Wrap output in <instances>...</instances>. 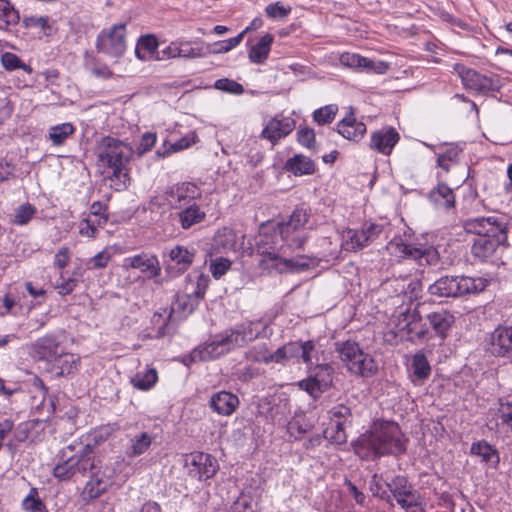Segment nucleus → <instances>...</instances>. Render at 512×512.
<instances>
[{"label": "nucleus", "mask_w": 512, "mask_h": 512, "mask_svg": "<svg viewBox=\"0 0 512 512\" xmlns=\"http://www.w3.org/2000/svg\"><path fill=\"white\" fill-rule=\"evenodd\" d=\"M95 154L98 167L107 173L106 179L116 192H122L131 184L130 162L135 150L131 143L107 135L96 142Z\"/></svg>", "instance_id": "f257e3e1"}, {"label": "nucleus", "mask_w": 512, "mask_h": 512, "mask_svg": "<svg viewBox=\"0 0 512 512\" xmlns=\"http://www.w3.org/2000/svg\"><path fill=\"white\" fill-rule=\"evenodd\" d=\"M279 226L272 233H260L256 240V251L262 256L259 265L263 269L279 273L300 272L313 265V259L299 254L296 247H288Z\"/></svg>", "instance_id": "f03ea898"}, {"label": "nucleus", "mask_w": 512, "mask_h": 512, "mask_svg": "<svg viewBox=\"0 0 512 512\" xmlns=\"http://www.w3.org/2000/svg\"><path fill=\"white\" fill-rule=\"evenodd\" d=\"M70 444L64 447L58 454V462L53 468V476L59 481H69L76 476L85 477L89 469L95 468V453L91 444Z\"/></svg>", "instance_id": "7ed1b4c3"}, {"label": "nucleus", "mask_w": 512, "mask_h": 512, "mask_svg": "<svg viewBox=\"0 0 512 512\" xmlns=\"http://www.w3.org/2000/svg\"><path fill=\"white\" fill-rule=\"evenodd\" d=\"M489 285L484 277L467 275H444L428 287V293L439 298H464L483 292Z\"/></svg>", "instance_id": "20e7f679"}, {"label": "nucleus", "mask_w": 512, "mask_h": 512, "mask_svg": "<svg viewBox=\"0 0 512 512\" xmlns=\"http://www.w3.org/2000/svg\"><path fill=\"white\" fill-rule=\"evenodd\" d=\"M334 349L350 374L362 378H370L377 374V362L372 355L361 348L357 341L352 339L336 341Z\"/></svg>", "instance_id": "39448f33"}, {"label": "nucleus", "mask_w": 512, "mask_h": 512, "mask_svg": "<svg viewBox=\"0 0 512 512\" xmlns=\"http://www.w3.org/2000/svg\"><path fill=\"white\" fill-rule=\"evenodd\" d=\"M311 217V208L302 203L293 209L286 220L277 224L284 241L288 242V247H296L300 252L304 251L310 237L309 230L312 229V225H310Z\"/></svg>", "instance_id": "423d86ee"}, {"label": "nucleus", "mask_w": 512, "mask_h": 512, "mask_svg": "<svg viewBox=\"0 0 512 512\" xmlns=\"http://www.w3.org/2000/svg\"><path fill=\"white\" fill-rule=\"evenodd\" d=\"M382 456H400L406 453L408 438L394 421H381L373 425Z\"/></svg>", "instance_id": "0eeeda50"}, {"label": "nucleus", "mask_w": 512, "mask_h": 512, "mask_svg": "<svg viewBox=\"0 0 512 512\" xmlns=\"http://www.w3.org/2000/svg\"><path fill=\"white\" fill-rule=\"evenodd\" d=\"M387 249L399 257L413 259L419 265H436L440 261V254L434 246L405 243L400 236L390 240Z\"/></svg>", "instance_id": "6e6552de"}, {"label": "nucleus", "mask_w": 512, "mask_h": 512, "mask_svg": "<svg viewBox=\"0 0 512 512\" xmlns=\"http://www.w3.org/2000/svg\"><path fill=\"white\" fill-rule=\"evenodd\" d=\"M308 371L309 375L298 382V387L314 400H318L333 386L335 369L330 363H318Z\"/></svg>", "instance_id": "1a4fd4ad"}, {"label": "nucleus", "mask_w": 512, "mask_h": 512, "mask_svg": "<svg viewBox=\"0 0 512 512\" xmlns=\"http://www.w3.org/2000/svg\"><path fill=\"white\" fill-rule=\"evenodd\" d=\"M95 47L99 53L111 58H122L127 49L126 24H114L109 29H103L97 36Z\"/></svg>", "instance_id": "9d476101"}, {"label": "nucleus", "mask_w": 512, "mask_h": 512, "mask_svg": "<svg viewBox=\"0 0 512 512\" xmlns=\"http://www.w3.org/2000/svg\"><path fill=\"white\" fill-rule=\"evenodd\" d=\"M463 229L469 234H474L475 238H508L507 223L495 216L466 219L463 222Z\"/></svg>", "instance_id": "9b49d317"}, {"label": "nucleus", "mask_w": 512, "mask_h": 512, "mask_svg": "<svg viewBox=\"0 0 512 512\" xmlns=\"http://www.w3.org/2000/svg\"><path fill=\"white\" fill-rule=\"evenodd\" d=\"M188 475L199 481L212 479L219 470L217 459L211 454L195 451L185 456Z\"/></svg>", "instance_id": "f8f14e48"}, {"label": "nucleus", "mask_w": 512, "mask_h": 512, "mask_svg": "<svg viewBox=\"0 0 512 512\" xmlns=\"http://www.w3.org/2000/svg\"><path fill=\"white\" fill-rule=\"evenodd\" d=\"M455 70L459 74L463 86L468 90L487 94L489 92H498L501 88L500 80L497 77L481 74L475 69L461 64H456Z\"/></svg>", "instance_id": "ddd939ff"}, {"label": "nucleus", "mask_w": 512, "mask_h": 512, "mask_svg": "<svg viewBox=\"0 0 512 512\" xmlns=\"http://www.w3.org/2000/svg\"><path fill=\"white\" fill-rule=\"evenodd\" d=\"M388 489L396 499L397 503L406 512H423L424 508L419 502V494L414 490L411 483L405 476L397 475L390 483L387 484Z\"/></svg>", "instance_id": "4468645a"}, {"label": "nucleus", "mask_w": 512, "mask_h": 512, "mask_svg": "<svg viewBox=\"0 0 512 512\" xmlns=\"http://www.w3.org/2000/svg\"><path fill=\"white\" fill-rule=\"evenodd\" d=\"M164 195L170 208L178 210L189 204H196L202 198V191L195 183L184 181L169 186Z\"/></svg>", "instance_id": "2eb2a0df"}, {"label": "nucleus", "mask_w": 512, "mask_h": 512, "mask_svg": "<svg viewBox=\"0 0 512 512\" xmlns=\"http://www.w3.org/2000/svg\"><path fill=\"white\" fill-rule=\"evenodd\" d=\"M100 463L101 461L97 459L95 461V468L88 470L90 478L80 494L85 504L101 497L113 484L111 477L107 476Z\"/></svg>", "instance_id": "dca6fc26"}, {"label": "nucleus", "mask_w": 512, "mask_h": 512, "mask_svg": "<svg viewBox=\"0 0 512 512\" xmlns=\"http://www.w3.org/2000/svg\"><path fill=\"white\" fill-rule=\"evenodd\" d=\"M199 302L200 301L196 299L195 296H193L191 293L177 295L172 303L167 317L163 319V322L159 326L156 334L154 336L148 335L147 337L161 339L167 335L172 336L175 331L171 329L169 323L173 313H181L184 317H186L187 315H190L194 312V310L198 307Z\"/></svg>", "instance_id": "f3484780"}, {"label": "nucleus", "mask_w": 512, "mask_h": 512, "mask_svg": "<svg viewBox=\"0 0 512 512\" xmlns=\"http://www.w3.org/2000/svg\"><path fill=\"white\" fill-rule=\"evenodd\" d=\"M198 352L194 355L200 354L198 359L203 361H209L216 359L232 349L235 348L233 340H231L228 331L225 330L222 333L214 335L208 342L203 345H199Z\"/></svg>", "instance_id": "a211bd4d"}, {"label": "nucleus", "mask_w": 512, "mask_h": 512, "mask_svg": "<svg viewBox=\"0 0 512 512\" xmlns=\"http://www.w3.org/2000/svg\"><path fill=\"white\" fill-rule=\"evenodd\" d=\"M377 442L374 430L371 428L353 440L351 446L354 454L361 460L376 461L383 457Z\"/></svg>", "instance_id": "6ab92c4d"}, {"label": "nucleus", "mask_w": 512, "mask_h": 512, "mask_svg": "<svg viewBox=\"0 0 512 512\" xmlns=\"http://www.w3.org/2000/svg\"><path fill=\"white\" fill-rule=\"evenodd\" d=\"M267 325L261 320L246 321L227 329L235 347H242L249 342L259 338L265 331Z\"/></svg>", "instance_id": "aec40b11"}, {"label": "nucleus", "mask_w": 512, "mask_h": 512, "mask_svg": "<svg viewBox=\"0 0 512 512\" xmlns=\"http://www.w3.org/2000/svg\"><path fill=\"white\" fill-rule=\"evenodd\" d=\"M508 238H474L471 245V255L479 262L493 261L500 247H508Z\"/></svg>", "instance_id": "412c9836"}, {"label": "nucleus", "mask_w": 512, "mask_h": 512, "mask_svg": "<svg viewBox=\"0 0 512 512\" xmlns=\"http://www.w3.org/2000/svg\"><path fill=\"white\" fill-rule=\"evenodd\" d=\"M400 140V134L394 127L386 126L373 131L370 135L369 148L377 153L389 156Z\"/></svg>", "instance_id": "4be33fe9"}, {"label": "nucleus", "mask_w": 512, "mask_h": 512, "mask_svg": "<svg viewBox=\"0 0 512 512\" xmlns=\"http://www.w3.org/2000/svg\"><path fill=\"white\" fill-rule=\"evenodd\" d=\"M195 253L188 248L177 245L169 251V262L166 271L171 277H176L186 272L194 261Z\"/></svg>", "instance_id": "5701e85b"}, {"label": "nucleus", "mask_w": 512, "mask_h": 512, "mask_svg": "<svg viewBox=\"0 0 512 512\" xmlns=\"http://www.w3.org/2000/svg\"><path fill=\"white\" fill-rule=\"evenodd\" d=\"M295 128V121L289 117H273L263 128L260 138L268 140L273 146L288 136Z\"/></svg>", "instance_id": "b1692460"}, {"label": "nucleus", "mask_w": 512, "mask_h": 512, "mask_svg": "<svg viewBox=\"0 0 512 512\" xmlns=\"http://www.w3.org/2000/svg\"><path fill=\"white\" fill-rule=\"evenodd\" d=\"M429 328L433 332V336L445 340L451 333L454 324L455 316L447 309H440L433 311L426 316Z\"/></svg>", "instance_id": "393cba45"}, {"label": "nucleus", "mask_w": 512, "mask_h": 512, "mask_svg": "<svg viewBox=\"0 0 512 512\" xmlns=\"http://www.w3.org/2000/svg\"><path fill=\"white\" fill-rule=\"evenodd\" d=\"M123 267L138 269L148 278L158 277L161 273V266L156 255L140 253L124 259Z\"/></svg>", "instance_id": "a878e982"}, {"label": "nucleus", "mask_w": 512, "mask_h": 512, "mask_svg": "<svg viewBox=\"0 0 512 512\" xmlns=\"http://www.w3.org/2000/svg\"><path fill=\"white\" fill-rule=\"evenodd\" d=\"M336 131L343 138L357 143L366 134L367 127L365 123L356 119L353 107H349L346 116L337 122Z\"/></svg>", "instance_id": "bb28decb"}, {"label": "nucleus", "mask_w": 512, "mask_h": 512, "mask_svg": "<svg viewBox=\"0 0 512 512\" xmlns=\"http://www.w3.org/2000/svg\"><path fill=\"white\" fill-rule=\"evenodd\" d=\"M492 353L497 357L512 355V325H499L491 334Z\"/></svg>", "instance_id": "cd10ccee"}, {"label": "nucleus", "mask_w": 512, "mask_h": 512, "mask_svg": "<svg viewBox=\"0 0 512 512\" xmlns=\"http://www.w3.org/2000/svg\"><path fill=\"white\" fill-rule=\"evenodd\" d=\"M33 350L40 360L50 363L65 349L56 335L48 334L36 340Z\"/></svg>", "instance_id": "c85d7f7f"}, {"label": "nucleus", "mask_w": 512, "mask_h": 512, "mask_svg": "<svg viewBox=\"0 0 512 512\" xmlns=\"http://www.w3.org/2000/svg\"><path fill=\"white\" fill-rule=\"evenodd\" d=\"M402 317L405 322L403 329L406 330L410 340L432 337L429 326L423 322L422 316L416 308L402 313Z\"/></svg>", "instance_id": "c756f323"}, {"label": "nucleus", "mask_w": 512, "mask_h": 512, "mask_svg": "<svg viewBox=\"0 0 512 512\" xmlns=\"http://www.w3.org/2000/svg\"><path fill=\"white\" fill-rule=\"evenodd\" d=\"M239 403L240 401L236 394L222 390L211 396L209 407L218 415L230 416L235 412Z\"/></svg>", "instance_id": "7c9ffc66"}, {"label": "nucleus", "mask_w": 512, "mask_h": 512, "mask_svg": "<svg viewBox=\"0 0 512 512\" xmlns=\"http://www.w3.org/2000/svg\"><path fill=\"white\" fill-rule=\"evenodd\" d=\"M23 26L38 35L39 38L51 37L57 32L55 21L49 16L30 15L22 19Z\"/></svg>", "instance_id": "2f4dec72"}, {"label": "nucleus", "mask_w": 512, "mask_h": 512, "mask_svg": "<svg viewBox=\"0 0 512 512\" xmlns=\"http://www.w3.org/2000/svg\"><path fill=\"white\" fill-rule=\"evenodd\" d=\"M154 437L146 431L137 432L134 435H130L125 445V455L129 459L139 457L146 453L152 443Z\"/></svg>", "instance_id": "473e14b6"}, {"label": "nucleus", "mask_w": 512, "mask_h": 512, "mask_svg": "<svg viewBox=\"0 0 512 512\" xmlns=\"http://www.w3.org/2000/svg\"><path fill=\"white\" fill-rule=\"evenodd\" d=\"M80 361L79 355L63 350L50 364L56 377H64L77 372L80 367Z\"/></svg>", "instance_id": "72a5a7b5"}, {"label": "nucleus", "mask_w": 512, "mask_h": 512, "mask_svg": "<svg viewBox=\"0 0 512 512\" xmlns=\"http://www.w3.org/2000/svg\"><path fill=\"white\" fill-rule=\"evenodd\" d=\"M177 211V220L183 230H188L206 219V212L197 203L189 204L187 207L178 209Z\"/></svg>", "instance_id": "f704fd0d"}, {"label": "nucleus", "mask_w": 512, "mask_h": 512, "mask_svg": "<svg viewBox=\"0 0 512 512\" xmlns=\"http://www.w3.org/2000/svg\"><path fill=\"white\" fill-rule=\"evenodd\" d=\"M283 168L295 176L312 175L316 171L314 161L303 154H296L287 159Z\"/></svg>", "instance_id": "c9c22d12"}, {"label": "nucleus", "mask_w": 512, "mask_h": 512, "mask_svg": "<svg viewBox=\"0 0 512 512\" xmlns=\"http://www.w3.org/2000/svg\"><path fill=\"white\" fill-rule=\"evenodd\" d=\"M471 455L481 458V462L489 465L491 468H497L500 463L498 450L485 440L473 442L470 447Z\"/></svg>", "instance_id": "e433bc0d"}, {"label": "nucleus", "mask_w": 512, "mask_h": 512, "mask_svg": "<svg viewBox=\"0 0 512 512\" xmlns=\"http://www.w3.org/2000/svg\"><path fill=\"white\" fill-rule=\"evenodd\" d=\"M428 199L438 207L450 210L455 207L456 198L453 190L444 182L438 185L428 193Z\"/></svg>", "instance_id": "4c0bfd02"}, {"label": "nucleus", "mask_w": 512, "mask_h": 512, "mask_svg": "<svg viewBox=\"0 0 512 512\" xmlns=\"http://www.w3.org/2000/svg\"><path fill=\"white\" fill-rule=\"evenodd\" d=\"M159 41L154 34L141 35L135 47V56L141 61L155 60L159 52Z\"/></svg>", "instance_id": "58836bf2"}, {"label": "nucleus", "mask_w": 512, "mask_h": 512, "mask_svg": "<svg viewBox=\"0 0 512 512\" xmlns=\"http://www.w3.org/2000/svg\"><path fill=\"white\" fill-rule=\"evenodd\" d=\"M274 36L270 33L263 35L259 41L248 50V58L251 63L262 65L269 57Z\"/></svg>", "instance_id": "ea45409f"}, {"label": "nucleus", "mask_w": 512, "mask_h": 512, "mask_svg": "<svg viewBox=\"0 0 512 512\" xmlns=\"http://www.w3.org/2000/svg\"><path fill=\"white\" fill-rule=\"evenodd\" d=\"M462 151V148L456 144L442 145L436 154L437 165L445 172H449L452 165L458 164Z\"/></svg>", "instance_id": "a19ab883"}, {"label": "nucleus", "mask_w": 512, "mask_h": 512, "mask_svg": "<svg viewBox=\"0 0 512 512\" xmlns=\"http://www.w3.org/2000/svg\"><path fill=\"white\" fill-rule=\"evenodd\" d=\"M20 22L19 11L8 0H0V30L10 31Z\"/></svg>", "instance_id": "79ce46f5"}, {"label": "nucleus", "mask_w": 512, "mask_h": 512, "mask_svg": "<svg viewBox=\"0 0 512 512\" xmlns=\"http://www.w3.org/2000/svg\"><path fill=\"white\" fill-rule=\"evenodd\" d=\"M198 141L199 139L197 134L195 132H190L174 143H170L168 147L167 143H164L163 146L156 151V154L161 158H165L171 153L189 148Z\"/></svg>", "instance_id": "37998d69"}, {"label": "nucleus", "mask_w": 512, "mask_h": 512, "mask_svg": "<svg viewBox=\"0 0 512 512\" xmlns=\"http://www.w3.org/2000/svg\"><path fill=\"white\" fill-rule=\"evenodd\" d=\"M179 58L196 59L205 57L207 52L204 49L203 42L178 39Z\"/></svg>", "instance_id": "c03bdc74"}, {"label": "nucleus", "mask_w": 512, "mask_h": 512, "mask_svg": "<svg viewBox=\"0 0 512 512\" xmlns=\"http://www.w3.org/2000/svg\"><path fill=\"white\" fill-rule=\"evenodd\" d=\"M76 131L75 126L70 122H65L51 126L48 131V139L53 146H62L66 143Z\"/></svg>", "instance_id": "a18cd8bd"}, {"label": "nucleus", "mask_w": 512, "mask_h": 512, "mask_svg": "<svg viewBox=\"0 0 512 512\" xmlns=\"http://www.w3.org/2000/svg\"><path fill=\"white\" fill-rule=\"evenodd\" d=\"M343 237L345 239L344 247L347 251L356 252L369 245L362 228L360 230L347 229L344 231Z\"/></svg>", "instance_id": "49530a36"}, {"label": "nucleus", "mask_w": 512, "mask_h": 512, "mask_svg": "<svg viewBox=\"0 0 512 512\" xmlns=\"http://www.w3.org/2000/svg\"><path fill=\"white\" fill-rule=\"evenodd\" d=\"M117 430H119V425L117 423H109L96 427L88 434L87 444L92 445V451L94 452V448L97 445L108 440Z\"/></svg>", "instance_id": "de8ad7c7"}, {"label": "nucleus", "mask_w": 512, "mask_h": 512, "mask_svg": "<svg viewBox=\"0 0 512 512\" xmlns=\"http://www.w3.org/2000/svg\"><path fill=\"white\" fill-rule=\"evenodd\" d=\"M84 65L96 78L109 79L113 76V72L108 65L93 55L86 54Z\"/></svg>", "instance_id": "09e8293b"}, {"label": "nucleus", "mask_w": 512, "mask_h": 512, "mask_svg": "<svg viewBox=\"0 0 512 512\" xmlns=\"http://www.w3.org/2000/svg\"><path fill=\"white\" fill-rule=\"evenodd\" d=\"M339 61L341 65L353 69L372 70L373 61L359 54L345 52L340 55Z\"/></svg>", "instance_id": "8fccbe9b"}, {"label": "nucleus", "mask_w": 512, "mask_h": 512, "mask_svg": "<svg viewBox=\"0 0 512 512\" xmlns=\"http://www.w3.org/2000/svg\"><path fill=\"white\" fill-rule=\"evenodd\" d=\"M157 380L158 375L156 369L150 368L144 372L136 373L131 379V383L136 389L147 391L156 384Z\"/></svg>", "instance_id": "3c124183"}, {"label": "nucleus", "mask_w": 512, "mask_h": 512, "mask_svg": "<svg viewBox=\"0 0 512 512\" xmlns=\"http://www.w3.org/2000/svg\"><path fill=\"white\" fill-rule=\"evenodd\" d=\"M411 367L413 375L420 381L428 379L431 374V366L423 353H416L413 356Z\"/></svg>", "instance_id": "603ef678"}, {"label": "nucleus", "mask_w": 512, "mask_h": 512, "mask_svg": "<svg viewBox=\"0 0 512 512\" xmlns=\"http://www.w3.org/2000/svg\"><path fill=\"white\" fill-rule=\"evenodd\" d=\"M337 104H328L314 110L312 114L313 121L318 125L324 126L334 121L338 113Z\"/></svg>", "instance_id": "864d4df0"}, {"label": "nucleus", "mask_w": 512, "mask_h": 512, "mask_svg": "<svg viewBox=\"0 0 512 512\" xmlns=\"http://www.w3.org/2000/svg\"><path fill=\"white\" fill-rule=\"evenodd\" d=\"M247 361L269 364L270 351L266 343H259L250 347L244 355Z\"/></svg>", "instance_id": "5fc2aeb1"}, {"label": "nucleus", "mask_w": 512, "mask_h": 512, "mask_svg": "<svg viewBox=\"0 0 512 512\" xmlns=\"http://www.w3.org/2000/svg\"><path fill=\"white\" fill-rule=\"evenodd\" d=\"M22 508L28 512H48L45 503L40 499L38 489L32 487L22 501Z\"/></svg>", "instance_id": "6e6d98bb"}, {"label": "nucleus", "mask_w": 512, "mask_h": 512, "mask_svg": "<svg viewBox=\"0 0 512 512\" xmlns=\"http://www.w3.org/2000/svg\"><path fill=\"white\" fill-rule=\"evenodd\" d=\"M300 348V360L306 365L308 370H311V367L314 366L313 358H315L316 361L319 360L316 342L314 340H300Z\"/></svg>", "instance_id": "4d7b16f0"}, {"label": "nucleus", "mask_w": 512, "mask_h": 512, "mask_svg": "<svg viewBox=\"0 0 512 512\" xmlns=\"http://www.w3.org/2000/svg\"><path fill=\"white\" fill-rule=\"evenodd\" d=\"M1 64L4 69L8 71L22 69L28 74L33 72V69L30 65L23 63L21 59L12 52H5L1 55Z\"/></svg>", "instance_id": "13d9d810"}, {"label": "nucleus", "mask_w": 512, "mask_h": 512, "mask_svg": "<svg viewBox=\"0 0 512 512\" xmlns=\"http://www.w3.org/2000/svg\"><path fill=\"white\" fill-rule=\"evenodd\" d=\"M37 209L30 203H24L15 210L13 224L23 226L28 224L36 214Z\"/></svg>", "instance_id": "bf43d9fd"}, {"label": "nucleus", "mask_w": 512, "mask_h": 512, "mask_svg": "<svg viewBox=\"0 0 512 512\" xmlns=\"http://www.w3.org/2000/svg\"><path fill=\"white\" fill-rule=\"evenodd\" d=\"M330 419L332 422L340 421L352 424V411L350 407L344 404H337L329 410Z\"/></svg>", "instance_id": "052dcab7"}, {"label": "nucleus", "mask_w": 512, "mask_h": 512, "mask_svg": "<svg viewBox=\"0 0 512 512\" xmlns=\"http://www.w3.org/2000/svg\"><path fill=\"white\" fill-rule=\"evenodd\" d=\"M214 87L218 90L234 95H241L244 92V87L242 84L228 78L217 79L214 83Z\"/></svg>", "instance_id": "680f3d73"}, {"label": "nucleus", "mask_w": 512, "mask_h": 512, "mask_svg": "<svg viewBox=\"0 0 512 512\" xmlns=\"http://www.w3.org/2000/svg\"><path fill=\"white\" fill-rule=\"evenodd\" d=\"M94 216L98 226H104L108 222V206L100 201H95L90 206L88 217Z\"/></svg>", "instance_id": "e2e57ef3"}, {"label": "nucleus", "mask_w": 512, "mask_h": 512, "mask_svg": "<svg viewBox=\"0 0 512 512\" xmlns=\"http://www.w3.org/2000/svg\"><path fill=\"white\" fill-rule=\"evenodd\" d=\"M297 140L300 145L308 149H315L316 134L314 129L308 126L299 127L297 131Z\"/></svg>", "instance_id": "0e129e2a"}, {"label": "nucleus", "mask_w": 512, "mask_h": 512, "mask_svg": "<svg viewBox=\"0 0 512 512\" xmlns=\"http://www.w3.org/2000/svg\"><path fill=\"white\" fill-rule=\"evenodd\" d=\"M291 12L290 6H285L282 2L277 1L266 6L265 13L270 19H284Z\"/></svg>", "instance_id": "69168bd1"}, {"label": "nucleus", "mask_w": 512, "mask_h": 512, "mask_svg": "<svg viewBox=\"0 0 512 512\" xmlns=\"http://www.w3.org/2000/svg\"><path fill=\"white\" fill-rule=\"evenodd\" d=\"M242 40H243V33H239L235 37H232V38H229L226 40H222V41H217L213 44L214 49L212 52L215 54L227 53L230 50H232L233 48L237 47L242 42Z\"/></svg>", "instance_id": "338daca9"}, {"label": "nucleus", "mask_w": 512, "mask_h": 512, "mask_svg": "<svg viewBox=\"0 0 512 512\" xmlns=\"http://www.w3.org/2000/svg\"><path fill=\"white\" fill-rule=\"evenodd\" d=\"M231 267V261L227 258H216L211 261L210 272L215 279H220Z\"/></svg>", "instance_id": "774afa93"}]
</instances>
